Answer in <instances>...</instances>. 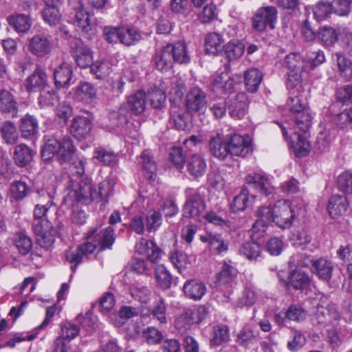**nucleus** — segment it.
<instances>
[{"label": "nucleus", "instance_id": "6ab92c4d", "mask_svg": "<svg viewBox=\"0 0 352 352\" xmlns=\"http://www.w3.org/2000/svg\"><path fill=\"white\" fill-rule=\"evenodd\" d=\"M190 113L177 105H171L170 109V124L177 130H186L190 123Z\"/></svg>", "mask_w": 352, "mask_h": 352}, {"label": "nucleus", "instance_id": "c03bdc74", "mask_svg": "<svg viewBox=\"0 0 352 352\" xmlns=\"http://www.w3.org/2000/svg\"><path fill=\"white\" fill-rule=\"evenodd\" d=\"M8 21L9 24L18 32H26L32 25L29 16L23 14L10 16Z\"/></svg>", "mask_w": 352, "mask_h": 352}, {"label": "nucleus", "instance_id": "2eb2a0df", "mask_svg": "<svg viewBox=\"0 0 352 352\" xmlns=\"http://www.w3.org/2000/svg\"><path fill=\"white\" fill-rule=\"evenodd\" d=\"M70 54L76 64L81 68H87L93 63V52L91 48L84 44L74 46Z\"/></svg>", "mask_w": 352, "mask_h": 352}, {"label": "nucleus", "instance_id": "a18cd8bd", "mask_svg": "<svg viewBox=\"0 0 352 352\" xmlns=\"http://www.w3.org/2000/svg\"><path fill=\"white\" fill-rule=\"evenodd\" d=\"M1 135L7 144H14L17 142L19 133L15 125L7 121L2 124L1 127Z\"/></svg>", "mask_w": 352, "mask_h": 352}, {"label": "nucleus", "instance_id": "20e7f679", "mask_svg": "<svg viewBox=\"0 0 352 352\" xmlns=\"http://www.w3.org/2000/svg\"><path fill=\"white\" fill-rule=\"evenodd\" d=\"M64 201L69 206H74L77 203L89 204L94 201L98 202V197L96 196V189L88 177L79 181L70 179Z\"/></svg>", "mask_w": 352, "mask_h": 352}, {"label": "nucleus", "instance_id": "052dcab7", "mask_svg": "<svg viewBox=\"0 0 352 352\" xmlns=\"http://www.w3.org/2000/svg\"><path fill=\"white\" fill-rule=\"evenodd\" d=\"M38 100L39 105L43 108L54 106L58 98L53 89L47 87L41 91Z\"/></svg>", "mask_w": 352, "mask_h": 352}, {"label": "nucleus", "instance_id": "a19ab883", "mask_svg": "<svg viewBox=\"0 0 352 352\" xmlns=\"http://www.w3.org/2000/svg\"><path fill=\"white\" fill-rule=\"evenodd\" d=\"M13 158L18 166H25L32 161L33 151L27 145L21 144L15 147Z\"/></svg>", "mask_w": 352, "mask_h": 352}, {"label": "nucleus", "instance_id": "37998d69", "mask_svg": "<svg viewBox=\"0 0 352 352\" xmlns=\"http://www.w3.org/2000/svg\"><path fill=\"white\" fill-rule=\"evenodd\" d=\"M185 91V85L182 80L175 78L171 82V88L169 91V98L171 105H177L182 103Z\"/></svg>", "mask_w": 352, "mask_h": 352}, {"label": "nucleus", "instance_id": "ddd939ff", "mask_svg": "<svg viewBox=\"0 0 352 352\" xmlns=\"http://www.w3.org/2000/svg\"><path fill=\"white\" fill-rule=\"evenodd\" d=\"M136 252L146 256L151 263H157L162 258V250L152 241L142 238L135 245Z\"/></svg>", "mask_w": 352, "mask_h": 352}, {"label": "nucleus", "instance_id": "69168bd1", "mask_svg": "<svg viewBox=\"0 0 352 352\" xmlns=\"http://www.w3.org/2000/svg\"><path fill=\"white\" fill-rule=\"evenodd\" d=\"M43 18L50 25L58 24L60 20L58 6H45L43 11Z\"/></svg>", "mask_w": 352, "mask_h": 352}, {"label": "nucleus", "instance_id": "0eeeda50", "mask_svg": "<svg viewBox=\"0 0 352 352\" xmlns=\"http://www.w3.org/2000/svg\"><path fill=\"white\" fill-rule=\"evenodd\" d=\"M185 105L188 112L204 113L207 109L206 92L199 87L190 88L186 95Z\"/></svg>", "mask_w": 352, "mask_h": 352}, {"label": "nucleus", "instance_id": "9d476101", "mask_svg": "<svg viewBox=\"0 0 352 352\" xmlns=\"http://www.w3.org/2000/svg\"><path fill=\"white\" fill-rule=\"evenodd\" d=\"M235 270L232 266L224 263L221 269L217 274V285L219 289L224 292L225 300L223 302H228L230 300V296L232 293L234 284Z\"/></svg>", "mask_w": 352, "mask_h": 352}, {"label": "nucleus", "instance_id": "7ed1b4c3", "mask_svg": "<svg viewBox=\"0 0 352 352\" xmlns=\"http://www.w3.org/2000/svg\"><path fill=\"white\" fill-rule=\"evenodd\" d=\"M45 144L41 151V157L50 162L53 157L60 164L69 162L73 157L76 148L69 137L58 138L54 135L44 137Z\"/></svg>", "mask_w": 352, "mask_h": 352}, {"label": "nucleus", "instance_id": "dca6fc26", "mask_svg": "<svg viewBox=\"0 0 352 352\" xmlns=\"http://www.w3.org/2000/svg\"><path fill=\"white\" fill-rule=\"evenodd\" d=\"M229 113L234 119H241L246 114L247 96L245 93H238L234 98H229L227 101Z\"/></svg>", "mask_w": 352, "mask_h": 352}, {"label": "nucleus", "instance_id": "864d4df0", "mask_svg": "<svg viewBox=\"0 0 352 352\" xmlns=\"http://www.w3.org/2000/svg\"><path fill=\"white\" fill-rule=\"evenodd\" d=\"M120 42L126 46L135 45L140 40V32L134 28H121Z\"/></svg>", "mask_w": 352, "mask_h": 352}, {"label": "nucleus", "instance_id": "bf43d9fd", "mask_svg": "<svg viewBox=\"0 0 352 352\" xmlns=\"http://www.w3.org/2000/svg\"><path fill=\"white\" fill-rule=\"evenodd\" d=\"M142 338L148 344L156 345L161 343L164 336L156 327H148L142 331Z\"/></svg>", "mask_w": 352, "mask_h": 352}, {"label": "nucleus", "instance_id": "473e14b6", "mask_svg": "<svg viewBox=\"0 0 352 352\" xmlns=\"http://www.w3.org/2000/svg\"><path fill=\"white\" fill-rule=\"evenodd\" d=\"M223 43V38L220 34L216 32L208 34L205 38L206 53L212 55H218L222 53Z\"/></svg>", "mask_w": 352, "mask_h": 352}, {"label": "nucleus", "instance_id": "aec40b11", "mask_svg": "<svg viewBox=\"0 0 352 352\" xmlns=\"http://www.w3.org/2000/svg\"><path fill=\"white\" fill-rule=\"evenodd\" d=\"M208 147L211 155L219 160H225L230 154L228 142L219 133L210 137Z\"/></svg>", "mask_w": 352, "mask_h": 352}, {"label": "nucleus", "instance_id": "6e6d98bb", "mask_svg": "<svg viewBox=\"0 0 352 352\" xmlns=\"http://www.w3.org/2000/svg\"><path fill=\"white\" fill-rule=\"evenodd\" d=\"M249 190L247 187H243L240 193L236 196L231 204V208L234 212L243 211L248 206L250 201Z\"/></svg>", "mask_w": 352, "mask_h": 352}, {"label": "nucleus", "instance_id": "c756f323", "mask_svg": "<svg viewBox=\"0 0 352 352\" xmlns=\"http://www.w3.org/2000/svg\"><path fill=\"white\" fill-rule=\"evenodd\" d=\"M170 50H171L166 45L156 52L153 60L158 70L166 72L172 68L174 61Z\"/></svg>", "mask_w": 352, "mask_h": 352}, {"label": "nucleus", "instance_id": "338daca9", "mask_svg": "<svg viewBox=\"0 0 352 352\" xmlns=\"http://www.w3.org/2000/svg\"><path fill=\"white\" fill-rule=\"evenodd\" d=\"M338 189L346 194L352 195V173L345 171L337 179Z\"/></svg>", "mask_w": 352, "mask_h": 352}, {"label": "nucleus", "instance_id": "4be33fe9", "mask_svg": "<svg viewBox=\"0 0 352 352\" xmlns=\"http://www.w3.org/2000/svg\"><path fill=\"white\" fill-rule=\"evenodd\" d=\"M24 86L29 92L42 91L47 87V75L41 68H37L32 75L28 77Z\"/></svg>", "mask_w": 352, "mask_h": 352}, {"label": "nucleus", "instance_id": "393cba45", "mask_svg": "<svg viewBox=\"0 0 352 352\" xmlns=\"http://www.w3.org/2000/svg\"><path fill=\"white\" fill-rule=\"evenodd\" d=\"M186 166L188 173L195 179H197L205 174L207 164L202 155L193 154L187 159Z\"/></svg>", "mask_w": 352, "mask_h": 352}, {"label": "nucleus", "instance_id": "a878e982", "mask_svg": "<svg viewBox=\"0 0 352 352\" xmlns=\"http://www.w3.org/2000/svg\"><path fill=\"white\" fill-rule=\"evenodd\" d=\"M70 132L74 138L80 140L86 138L91 130L90 120L84 116L75 117L70 125Z\"/></svg>", "mask_w": 352, "mask_h": 352}, {"label": "nucleus", "instance_id": "5701e85b", "mask_svg": "<svg viewBox=\"0 0 352 352\" xmlns=\"http://www.w3.org/2000/svg\"><path fill=\"white\" fill-rule=\"evenodd\" d=\"M246 184L252 189H255L260 194L268 195L272 192L273 188L270 182L265 176L254 173L247 175Z\"/></svg>", "mask_w": 352, "mask_h": 352}, {"label": "nucleus", "instance_id": "6e6552de", "mask_svg": "<svg viewBox=\"0 0 352 352\" xmlns=\"http://www.w3.org/2000/svg\"><path fill=\"white\" fill-rule=\"evenodd\" d=\"M277 19L278 12L275 7H263L259 8L254 15L252 26L259 32L265 30L267 26L274 29Z\"/></svg>", "mask_w": 352, "mask_h": 352}, {"label": "nucleus", "instance_id": "58836bf2", "mask_svg": "<svg viewBox=\"0 0 352 352\" xmlns=\"http://www.w3.org/2000/svg\"><path fill=\"white\" fill-rule=\"evenodd\" d=\"M146 94L138 91L130 96L127 100V106L129 110L135 114L143 113L146 109Z\"/></svg>", "mask_w": 352, "mask_h": 352}, {"label": "nucleus", "instance_id": "a211bd4d", "mask_svg": "<svg viewBox=\"0 0 352 352\" xmlns=\"http://www.w3.org/2000/svg\"><path fill=\"white\" fill-rule=\"evenodd\" d=\"M54 83L58 88H67L74 82L72 66L62 63L54 71Z\"/></svg>", "mask_w": 352, "mask_h": 352}, {"label": "nucleus", "instance_id": "e2e57ef3", "mask_svg": "<svg viewBox=\"0 0 352 352\" xmlns=\"http://www.w3.org/2000/svg\"><path fill=\"white\" fill-rule=\"evenodd\" d=\"M314 18L320 21L325 19L332 12V6L328 1L318 2L313 8Z\"/></svg>", "mask_w": 352, "mask_h": 352}, {"label": "nucleus", "instance_id": "4468645a", "mask_svg": "<svg viewBox=\"0 0 352 352\" xmlns=\"http://www.w3.org/2000/svg\"><path fill=\"white\" fill-rule=\"evenodd\" d=\"M211 89L217 94H230L234 90V80L226 72L214 75L211 82Z\"/></svg>", "mask_w": 352, "mask_h": 352}, {"label": "nucleus", "instance_id": "f03ea898", "mask_svg": "<svg viewBox=\"0 0 352 352\" xmlns=\"http://www.w3.org/2000/svg\"><path fill=\"white\" fill-rule=\"evenodd\" d=\"M85 239L86 243L79 245L76 250H69L65 254L73 272L82 259L92 254L97 248L101 251L111 248L115 241L113 229L108 227L102 232L100 228H91L87 232Z\"/></svg>", "mask_w": 352, "mask_h": 352}, {"label": "nucleus", "instance_id": "680f3d73", "mask_svg": "<svg viewBox=\"0 0 352 352\" xmlns=\"http://www.w3.org/2000/svg\"><path fill=\"white\" fill-rule=\"evenodd\" d=\"M192 324H199L208 315L209 311L204 305L194 306L186 309Z\"/></svg>", "mask_w": 352, "mask_h": 352}, {"label": "nucleus", "instance_id": "e433bc0d", "mask_svg": "<svg viewBox=\"0 0 352 352\" xmlns=\"http://www.w3.org/2000/svg\"><path fill=\"white\" fill-rule=\"evenodd\" d=\"M96 89L90 83L81 82L75 88V96L80 100L90 102L96 98Z\"/></svg>", "mask_w": 352, "mask_h": 352}, {"label": "nucleus", "instance_id": "c9c22d12", "mask_svg": "<svg viewBox=\"0 0 352 352\" xmlns=\"http://www.w3.org/2000/svg\"><path fill=\"white\" fill-rule=\"evenodd\" d=\"M245 52V45L238 40L228 42L223 46V52L228 61L240 58Z\"/></svg>", "mask_w": 352, "mask_h": 352}, {"label": "nucleus", "instance_id": "0e129e2a", "mask_svg": "<svg viewBox=\"0 0 352 352\" xmlns=\"http://www.w3.org/2000/svg\"><path fill=\"white\" fill-rule=\"evenodd\" d=\"M318 38L327 45H331L338 39V31L328 26H324L318 32Z\"/></svg>", "mask_w": 352, "mask_h": 352}, {"label": "nucleus", "instance_id": "603ef678", "mask_svg": "<svg viewBox=\"0 0 352 352\" xmlns=\"http://www.w3.org/2000/svg\"><path fill=\"white\" fill-rule=\"evenodd\" d=\"M93 158L104 165L114 166L117 162L116 155L104 148H97Z\"/></svg>", "mask_w": 352, "mask_h": 352}, {"label": "nucleus", "instance_id": "c85d7f7f", "mask_svg": "<svg viewBox=\"0 0 352 352\" xmlns=\"http://www.w3.org/2000/svg\"><path fill=\"white\" fill-rule=\"evenodd\" d=\"M200 239L204 243H208L210 248L217 254L226 252L228 249V242L220 234L210 232L201 236Z\"/></svg>", "mask_w": 352, "mask_h": 352}, {"label": "nucleus", "instance_id": "f8f14e48", "mask_svg": "<svg viewBox=\"0 0 352 352\" xmlns=\"http://www.w3.org/2000/svg\"><path fill=\"white\" fill-rule=\"evenodd\" d=\"M228 142L229 153L232 155L245 157L252 152V147L248 136L243 137L234 134Z\"/></svg>", "mask_w": 352, "mask_h": 352}, {"label": "nucleus", "instance_id": "ea45409f", "mask_svg": "<svg viewBox=\"0 0 352 352\" xmlns=\"http://www.w3.org/2000/svg\"><path fill=\"white\" fill-rule=\"evenodd\" d=\"M167 45L171 50L170 51L174 62L182 64L190 61V56L185 43L179 41L175 44Z\"/></svg>", "mask_w": 352, "mask_h": 352}, {"label": "nucleus", "instance_id": "f257e3e1", "mask_svg": "<svg viewBox=\"0 0 352 352\" xmlns=\"http://www.w3.org/2000/svg\"><path fill=\"white\" fill-rule=\"evenodd\" d=\"M257 219L252 227L254 234H259L265 232L267 226L271 222H274L281 228H289L292 226L296 217L294 206L287 200H278L274 206H261L256 211Z\"/></svg>", "mask_w": 352, "mask_h": 352}, {"label": "nucleus", "instance_id": "bb28decb", "mask_svg": "<svg viewBox=\"0 0 352 352\" xmlns=\"http://www.w3.org/2000/svg\"><path fill=\"white\" fill-rule=\"evenodd\" d=\"M183 290L187 298L194 300H199L205 295L207 289L204 282L192 279L185 283Z\"/></svg>", "mask_w": 352, "mask_h": 352}, {"label": "nucleus", "instance_id": "9b49d317", "mask_svg": "<svg viewBox=\"0 0 352 352\" xmlns=\"http://www.w3.org/2000/svg\"><path fill=\"white\" fill-rule=\"evenodd\" d=\"M28 49L33 55L43 58L52 51L53 41L48 35L36 34L29 40Z\"/></svg>", "mask_w": 352, "mask_h": 352}, {"label": "nucleus", "instance_id": "4c0bfd02", "mask_svg": "<svg viewBox=\"0 0 352 352\" xmlns=\"http://www.w3.org/2000/svg\"><path fill=\"white\" fill-rule=\"evenodd\" d=\"M19 128L23 137H33L38 133V121L34 116L27 114L21 119Z\"/></svg>", "mask_w": 352, "mask_h": 352}, {"label": "nucleus", "instance_id": "774afa93", "mask_svg": "<svg viewBox=\"0 0 352 352\" xmlns=\"http://www.w3.org/2000/svg\"><path fill=\"white\" fill-rule=\"evenodd\" d=\"M285 64L289 71H302L304 67V60L302 56L298 53H291L285 58Z\"/></svg>", "mask_w": 352, "mask_h": 352}, {"label": "nucleus", "instance_id": "f704fd0d", "mask_svg": "<svg viewBox=\"0 0 352 352\" xmlns=\"http://www.w3.org/2000/svg\"><path fill=\"white\" fill-rule=\"evenodd\" d=\"M290 142L292 144L294 153L298 157H305L308 155L310 150V144L308 141L300 135L298 131L294 130L292 135L289 134Z\"/></svg>", "mask_w": 352, "mask_h": 352}, {"label": "nucleus", "instance_id": "49530a36", "mask_svg": "<svg viewBox=\"0 0 352 352\" xmlns=\"http://www.w3.org/2000/svg\"><path fill=\"white\" fill-rule=\"evenodd\" d=\"M91 66V72L98 79L106 78L112 71V65L109 60H96L92 63Z\"/></svg>", "mask_w": 352, "mask_h": 352}, {"label": "nucleus", "instance_id": "cd10ccee", "mask_svg": "<svg viewBox=\"0 0 352 352\" xmlns=\"http://www.w3.org/2000/svg\"><path fill=\"white\" fill-rule=\"evenodd\" d=\"M348 208V201L346 197L334 195L329 201L328 212L332 218L336 219L344 214Z\"/></svg>", "mask_w": 352, "mask_h": 352}, {"label": "nucleus", "instance_id": "de8ad7c7", "mask_svg": "<svg viewBox=\"0 0 352 352\" xmlns=\"http://www.w3.org/2000/svg\"><path fill=\"white\" fill-rule=\"evenodd\" d=\"M333 58L337 62V65L340 74L346 79L349 80L352 78V62L342 53H336Z\"/></svg>", "mask_w": 352, "mask_h": 352}, {"label": "nucleus", "instance_id": "7c9ffc66", "mask_svg": "<svg viewBox=\"0 0 352 352\" xmlns=\"http://www.w3.org/2000/svg\"><path fill=\"white\" fill-rule=\"evenodd\" d=\"M333 270V265L332 263L324 258H318L312 263V272L322 280H330L332 276Z\"/></svg>", "mask_w": 352, "mask_h": 352}, {"label": "nucleus", "instance_id": "72a5a7b5", "mask_svg": "<svg viewBox=\"0 0 352 352\" xmlns=\"http://www.w3.org/2000/svg\"><path fill=\"white\" fill-rule=\"evenodd\" d=\"M262 79L263 74L259 69L254 67L250 68L244 74L246 89L250 93L256 92Z\"/></svg>", "mask_w": 352, "mask_h": 352}, {"label": "nucleus", "instance_id": "39448f33", "mask_svg": "<svg viewBox=\"0 0 352 352\" xmlns=\"http://www.w3.org/2000/svg\"><path fill=\"white\" fill-rule=\"evenodd\" d=\"M32 227L38 245L43 248L48 249L55 241L56 230L51 222L47 219H34Z\"/></svg>", "mask_w": 352, "mask_h": 352}, {"label": "nucleus", "instance_id": "423d86ee", "mask_svg": "<svg viewBox=\"0 0 352 352\" xmlns=\"http://www.w3.org/2000/svg\"><path fill=\"white\" fill-rule=\"evenodd\" d=\"M205 209L206 204L201 195L192 190H188L186 201L183 208V215L196 221H201Z\"/></svg>", "mask_w": 352, "mask_h": 352}, {"label": "nucleus", "instance_id": "2f4dec72", "mask_svg": "<svg viewBox=\"0 0 352 352\" xmlns=\"http://www.w3.org/2000/svg\"><path fill=\"white\" fill-rule=\"evenodd\" d=\"M127 118L124 109L111 111L107 117V121L103 126L110 132L116 131L118 128L126 123Z\"/></svg>", "mask_w": 352, "mask_h": 352}, {"label": "nucleus", "instance_id": "8fccbe9b", "mask_svg": "<svg viewBox=\"0 0 352 352\" xmlns=\"http://www.w3.org/2000/svg\"><path fill=\"white\" fill-rule=\"evenodd\" d=\"M308 275L300 271H294L289 276L288 284L295 289H305L309 284Z\"/></svg>", "mask_w": 352, "mask_h": 352}, {"label": "nucleus", "instance_id": "b1692460", "mask_svg": "<svg viewBox=\"0 0 352 352\" xmlns=\"http://www.w3.org/2000/svg\"><path fill=\"white\" fill-rule=\"evenodd\" d=\"M246 184L252 189H255L260 194L268 195L272 192L273 188L270 182L265 176L254 173L247 175Z\"/></svg>", "mask_w": 352, "mask_h": 352}, {"label": "nucleus", "instance_id": "f3484780", "mask_svg": "<svg viewBox=\"0 0 352 352\" xmlns=\"http://www.w3.org/2000/svg\"><path fill=\"white\" fill-rule=\"evenodd\" d=\"M77 6L74 7V12H71L70 19L81 31L89 32L91 30L90 15L84 10L79 0H74Z\"/></svg>", "mask_w": 352, "mask_h": 352}, {"label": "nucleus", "instance_id": "1a4fd4ad", "mask_svg": "<svg viewBox=\"0 0 352 352\" xmlns=\"http://www.w3.org/2000/svg\"><path fill=\"white\" fill-rule=\"evenodd\" d=\"M292 118L294 119L293 126H291L289 122H285L284 124L280 125L282 133L286 139L288 138L289 134L292 135L294 129L298 131V133H306L309 131L311 125V116L309 109L297 113Z\"/></svg>", "mask_w": 352, "mask_h": 352}, {"label": "nucleus", "instance_id": "5fc2aeb1", "mask_svg": "<svg viewBox=\"0 0 352 352\" xmlns=\"http://www.w3.org/2000/svg\"><path fill=\"white\" fill-rule=\"evenodd\" d=\"M14 240L16 248L22 255H26L32 248V239L23 232L16 233Z\"/></svg>", "mask_w": 352, "mask_h": 352}, {"label": "nucleus", "instance_id": "13d9d810", "mask_svg": "<svg viewBox=\"0 0 352 352\" xmlns=\"http://www.w3.org/2000/svg\"><path fill=\"white\" fill-rule=\"evenodd\" d=\"M148 98L153 108L162 109L164 107L166 100L165 91L160 88L152 89L148 93Z\"/></svg>", "mask_w": 352, "mask_h": 352}, {"label": "nucleus", "instance_id": "79ce46f5", "mask_svg": "<svg viewBox=\"0 0 352 352\" xmlns=\"http://www.w3.org/2000/svg\"><path fill=\"white\" fill-rule=\"evenodd\" d=\"M139 163L142 164V170L146 177L150 181H154L156 177V165L148 151L142 152Z\"/></svg>", "mask_w": 352, "mask_h": 352}, {"label": "nucleus", "instance_id": "412c9836", "mask_svg": "<svg viewBox=\"0 0 352 352\" xmlns=\"http://www.w3.org/2000/svg\"><path fill=\"white\" fill-rule=\"evenodd\" d=\"M19 103L14 96L6 89H0V112L15 118L18 114Z\"/></svg>", "mask_w": 352, "mask_h": 352}, {"label": "nucleus", "instance_id": "4d7b16f0", "mask_svg": "<svg viewBox=\"0 0 352 352\" xmlns=\"http://www.w3.org/2000/svg\"><path fill=\"white\" fill-rule=\"evenodd\" d=\"M155 278L161 288L168 289L170 287L173 278L164 265H160L156 267Z\"/></svg>", "mask_w": 352, "mask_h": 352}, {"label": "nucleus", "instance_id": "3c124183", "mask_svg": "<svg viewBox=\"0 0 352 352\" xmlns=\"http://www.w3.org/2000/svg\"><path fill=\"white\" fill-rule=\"evenodd\" d=\"M230 333L226 325L221 324L214 327L210 343L219 346L229 340Z\"/></svg>", "mask_w": 352, "mask_h": 352}, {"label": "nucleus", "instance_id": "09e8293b", "mask_svg": "<svg viewBox=\"0 0 352 352\" xmlns=\"http://www.w3.org/2000/svg\"><path fill=\"white\" fill-rule=\"evenodd\" d=\"M239 254L249 260L256 259L262 252V248L254 241L244 243L239 250Z\"/></svg>", "mask_w": 352, "mask_h": 352}]
</instances>
